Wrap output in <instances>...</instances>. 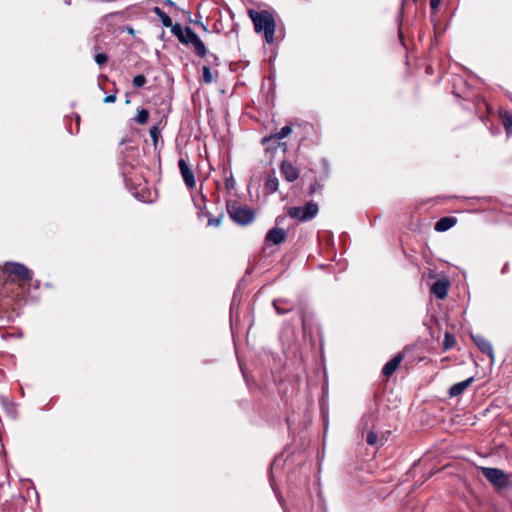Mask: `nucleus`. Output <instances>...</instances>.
I'll list each match as a JSON object with an SVG mask.
<instances>
[{"label": "nucleus", "instance_id": "f257e3e1", "mask_svg": "<svg viewBox=\"0 0 512 512\" xmlns=\"http://www.w3.org/2000/svg\"><path fill=\"white\" fill-rule=\"evenodd\" d=\"M4 282L0 294L6 300L5 305L19 304L26 294L33 278V272L24 264L8 262L3 267Z\"/></svg>", "mask_w": 512, "mask_h": 512}, {"label": "nucleus", "instance_id": "f03ea898", "mask_svg": "<svg viewBox=\"0 0 512 512\" xmlns=\"http://www.w3.org/2000/svg\"><path fill=\"white\" fill-rule=\"evenodd\" d=\"M251 18L256 33L261 34L268 44H275L282 40L283 34L277 29V13L274 10L250 9Z\"/></svg>", "mask_w": 512, "mask_h": 512}, {"label": "nucleus", "instance_id": "7ed1b4c3", "mask_svg": "<svg viewBox=\"0 0 512 512\" xmlns=\"http://www.w3.org/2000/svg\"><path fill=\"white\" fill-rule=\"evenodd\" d=\"M217 185V192L212 194L214 202L210 206L205 204L203 209L198 212L199 217L205 216L207 218V226L218 227L220 226L224 217V211L218 207L220 202L219 185Z\"/></svg>", "mask_w": 512, "mask_h": 512}, {"label": "nucleus", "instance_id": "20e7f679", "mask_svg": "<svg viewBox=\"0 0 512 512\" xmlns=\"http://www.w3.org/2000/svg\"><path fill=\"white\" fill-rule=\"evenodd\" d=\"M319 211L318 205L314 202H307L304 206H293L287 208V215L297 221L305 222L313 219Z\"/></svg>", "mask_w": 512, "mask_h": 512}, {"label": "nucleus", "instance_id": "39448f33", "mask_svg": "<svg viewBox=\"0 0 512 512\" xmlns=\"http://www.w3.org/2000/svg\"><path fill=\"white\" fill-rule=\"evenodd\" d=\"M227 211L229 213L230 218L240 225L250 224L254 219L253 210H251L247 206H227Z\"/></svg>", "mask_w": 512, "mask_h": 512}, {"label": "nucleus", "instance_id": "423d86ee", "mask_svg": "<svg viewBox=\"0 0 512 512\" xmlns=\"http://www.w3.org/2000/svg\"><path fill=\"white\" fill-rule=\"evenodd\" d=\"M482 474L494 486L504 488L508 485V477L501 469L482 467Z\"/></svg>", "mask_w": 512, "mask_h": 512}, {"label": "nucleus", "instance_id": "0eeeda50", "mask_svg": "<svg viewBox=\"0 0 512 512\" xmlns=\"http://www.w3.org/2000/svg\"><path fill=\"white\" fill-rule=\"evenodd\" d=\"M413 350V347H405L403 351L396 354L391 360H389L382 369V374L386 379H389L394 372L398 369L401 362L407 357V355Z\"/></svg>", "mask_w": 512, "mask_h": 512}, {"label": "nucleus", "instance_id": "6e6552de", "mask_svg": "<svg viewBox=\"0 0 512 512\" xmlns=\"http://www.w3.org/2000/svg\"><path fill=\"white\" fill-rule=\"evenodd\" d=\"M178 167H179L181 176L184 180L186 187L189 190L194 189L196 186V181H195L194 172L191 169L190 165L187 163V161L184 158H180L178 161Z\"/></svg>", "mask_w": 512, "mask_h": 512}, {"label": "nucleus", "instance_id": "1a4fd4ad", "mask_svg": "<svg viewBox=\"0 0 512 512\" xmlns=\"http://www.w3.org/2000/svg\"><path fill=\"white\" fill-rule=\"evenodd\" d=\"M450 287V282L447 278L443 277L438 279L431 286V293L434 294L438 299L443 300L447 297L448 290Z\"/></svg>", "mask_w": 512, "mask_h": 512}, {"label": "nucleus", "instance_id": "9d476101", "mask_svg": "<svg viewBox=\"0 0 512 512\" xmlns=\"http://www.w3.org/2000/svg\"><path fill=\"white\" fill-rule=\"evenodd\" d=\"M282 176L289 182H293L299 177V169L289 161H283L280 165Z\"/></svg>", "mask_w": 512, "mask_h": 512}, {"label": "nucleus", "instance_id": "9b49d317", "mask_svg": "<svg viewBox=\"0 0 512 512\" xmlns=\"http://www.w3.org/2000/svg\"><path fill=\"white\" fill-rule=\"evenodd\" d=\"M286 238L287 232L283 228L275 227L267 232L265 240L274 245H280L285 242Z\"/></svg>", "mask_w": 512, "mask_h": 512}, {"label": "nucleus", "instance_id": "f8f14e48", "mask_svg": "<svg viewBox=\"0 0 512 512\" xmlns=\"http://www.w3.org/2000/svg\"><path fill=\"white\" fill-rule=\"evenodd\" d=\"M273 307L278 314L282 315L294 310L295 304L287 298H277L273 301Z\"/></svg>", "mask_w": 512, "mask_h": 512}, {"label": "nucleus", "instance_id": "ddd939ff", "mask_svg": "<svg viewBox=\"0 0 512 512\" xmlns=\"http://www.w3.org/2000/svg\"><path fill=\"white\" fill-rule=\"evenodd\" d=\"M474 382V377H470L462 382H458L456 384H453L448 394L450 397H457L464 393V391Z\"/></svg>", "mask_w": 512, "mask_h": 512}, {"label": "nucleus", "instance_id": "4468645a", "mask_svg": "<svg viewBox=\"0 0 512 512\" xmlns=\"http://www.w3.org/2000/svg\"><path fill=\"white\" fill-rule=\"evenodd\" d=\"M457 223V218L453 216H446L439 219L434 226L437 232H444L452 228Z\"/></svg>", "mask_w": 512, "mask_h": 512}, {"label": "nucleus", "instance_id": "2eb2a0df", "mask_svg": "<svg viewBox=\"0 0 512 512\" xmlns=\"http://www.w3.org/2000/svg\"><path fill=\"white\" fill-rule=\"evenodd\" d=\"M499 116L502 120L505 132L507 133V135L512 136V112L501 110L499 112Z\"/></svg>", "mask_w": 512, "mask_h": 512}, {"label": "nucleus", "instance_id": "dca6fc26", "mask_svg": "<svg viewBox=\"0 0 512 512\" xmlns=\"http://www.w3.org/2000/svg\"><path fill=\"white\" fill-rule=\"evenodd\" d=\"M190 44L193 46L195 53L199 57H204L206 55V47L199 36L193 37Z\"/></svg>", "mask_w": 512, "mask_h": 512}, {"label": "nucleus", "instance_id": "f3484780", "mask_svg": "<svg viewBox=\"0 0 512 512\" xmlns=\"http://www.w3.org/2000/svg\"><path fill=\"white\" fill-rule=\"evenodd\" d=\"M478 348L481 350L482 353L487 354L491 358L493 357V348L492 345L484 338H479L475 341Z\"/></svg>", "mask_w": 512, "mask_h": 512}, {"label": "nucleus", "instance_id": "a211bd4d", "mask_svg": "<svg viewBox=\"0 0 512 512\" xmlns=\"http://www.w3.org/2000/svg\"><path fill=\"white\" fill-rule=\"evenodd\" d=\"M153 12L159 17L163 26H165V27L172 26L171 18L162 9H160L159 7H154Z\"/></svg>", "mask_w": 512, "mask_h": 512}, {"label": "nucleus", "instance_id": "6ab92c4d", "mask_svg": "<svg viewBox=\"0 0 512 512\" xmlns=\"http://www.w3.org/2000/svg\"><path fill=\"white\" fill-rule=\"evenodd\" d=\"M455 345H456L455 336L450 332H446L444 335L443 350L444 351L449 350V349L453 348Z\"/></svg>", "mask_w": 512, "mask_h": 512}, {"label": "nucleus", "instance_id": "aec40b11", "mask_svg": "<svg viewBox=\"0 0 512 512\" xmlns=\"http://www.w3.org/2000/svg\"><path fill=\"white\" fill-rule=\"evenodd\" d=\"M169 28L171 29V33L173 35H175L180 42L186 41V40H184V36H183L184 29L181 26V24H179V23L173 24L172 23V26H170Z\"/></svg>", "mask_w": 512, "mask_h": 512}, {"label": "nucleus", "instance_id": "412c9836", "mask_svg": "<svg viewBox=\"0 0 512 512\" xmlns=\"http://www.w3.org/2000/svg\"><path fill=\"white\" fill-rule=\"evenodd\" d=\"M148 119H149V111L147 109H140L138 110V113H137V116L135 117V121L140 124V125H143V124H146L148 122Z\"/></svg>", "mask_w": 512, "mask_h": 512}, {"label": "nucleus", "instance_id": "4be33fe9", "mask_svg": "<svg viewBox=\"0 0 512 512\" xmlns=\"http://www.w3.org/2000/svg\"><path fill=\"white\" fill-rule=\"evenodd\" d=\"M183 36L185 42H182L183 44H190V41L193 39V37L198 36L190 27H186L183 31Z\"/></svg>", "mask_w": 512, "mask_h": 512}, {"label": "nucleus", "instance_id": "5701e85b", "mask_svg": "<svg viewBox=\"0 0 512 512\" xmlns=\"http://www.w3.org/2000/svg\"><path fill=\"white\" fill-rule=\"evenodd\" d=\"M132 83L135 87L140 88L147 83V79L143 74H138L133 78Z\"/></svg>", "mask_w": 512, "mask_h": 512}, {"label": "nucleus", "instance_id": "b1692460", "mask_svg": "<svg viewBox=\"0 0 512 512\" xmlns=\"http://www.w3.org/2000/svg\"><path fill=\"white\" fill-rule=\"evenodd\" d=\"M149 133H150V136L152 138L153 145L156 148L157 144H158V139L160 137V130H159V128L157 126H153V127H151Z\"/></svg>", "mask_w": 512, "mask_h": 512}, {"label": "nucleus", "instance_id": "393cba45", "mask_svg": "<svg viewBox=\"0 0 512 512\" xmlns=\"http://www.w3.org/2000/svg\"><path fill=\"white\" fill-rule=\"evenodd\" d=\"M266 189L270 192H275L278 189L277 178H269L265 183Z\"/></svg>", "mask_w": 512, "mask_h": 512}, {"label": "nucleus", "instance_id": "a878e982", "mask_svg": "<svg viewBox=\"0 0 512 512\" xmlns=\"http://www.w3.org/2000/svg\"><path fill=\"white\" fill-rule=\"evenodd\" d=\"M292 131V128L288 125L281 128V130L275 135L277 139H283L287 137Z\"/></svg>", "mask_w": 512, "mask_h": 512}, {"label": "nucleus", "instance_id": "bb28decb", "mask_svg": "<svg viewBox=\"0 0 512 512\" xmlns=\"http://www.w3.org/2000/svg\"><path fill=\"white\" fill-rule=\"evenodd\" d=\"M203 80L205 83H211L212 82V73L208 66L203 67Z\"/></svg>", "mask_w": 512, "mask_h": 512}, {"label": "nucleus", "instance_id": "cd10ccee", "mask_svg": "<svg viewBox=\"0 0 512 512\" xmlns=\"http://www.w3.org/2000/svg\"><path fill=\"white\" fill-rule=\"evenodd\" d=\"M366 441L369 445H375L378 441V436L373 431H369L366 437Z\"/></svg>", "mask_w": 512, "mask_h": 512}, {"label": "nucleus", "instance_id": "c85d7f7f", "mask_svg": "<svg viewBox=\"0 0 512 512\" xmlns=\"http://www.w3.org/2000/svg\"><path fill=\"white\" fill-rule=\"evenodd\" d=\"M95 62L99 65H104L108 61V56L105 53H98L95 55Z\"/></svg>", "mask_w": 512, "mask_h": 512}, {"label": "nucleus", "instance_id": "c756f323", "mask_svg": "<svg viewBox=\"0 0 512 512\" xmlns=\"http://www.w3.org/2000/svg\"><path fill=\"white\" fill-rule=\"evenodd\" d=\"M116 92H117V90H115V92L113 94L107 95L103 99V102L104 103H114L116 101Z\"/></svg>", "mask_w": 512, "mask_h": 512}, {"label": "nucleus", "instance_id": "7c9ffc66", "mask_svg": "<svg viewBox=\"0 0 512 512\" xmlns=\"http://www.w3.org/2000/svg\"><path fill=\"white\" fill-rule=\"evenodd\" d=\"M321 188V185L316 181L314 184H312L309 188V194L313 195L316 193L318 189Z\"/></svg>", "mask_w": 512, "mask_h": 512}, {"label": "nucleus", "instance_id": "2f4dec72", "mask_svg": "<svg viewBox=\"0 0 512 512\" xmlns=\"http://www.w3.org/2000/svg\"><path fill=\"white\" fill-rule=\"evenodd\" d=\"M441 3V0H430V7L433 11H437Z\"/></svg>", "mask_w": 512, "mask_h": 512}, {"label": "nucleus", "instance_id": "473e14b6", "mask_svg": "<svg viewBox=\"0 0 512 512\" xmlns=\"http://www.w3.org/2000/svg\"><path fill=\"white\" fill-rule=\"evenodd\" d=\"M234 185H235V182L232 178L231 179L226 178V190H230V189L234 188Z\"/></svg>", "mask_w": 512, "mask_h": 512}, {"label": "nucleus", "instance_id": "72a5a7b5", "mask_svg": "<svg viewBox=\"0 0 512 512\" xmlns=\"http://www.w3.org/2000/svg\"><path fill=\"white\" fill-rule=\"evenodd\" d=\"M425 71L428 75H431L434 73L433 67L431 65H426Z\"/></svg>", "mask_w": 512, "mask_h": 512}, {"label": "nucleus", "instance_id": "f704fd0d", "mask_svg": "<svg viewBox=\"0 0 512 512\" xmlns=\"http://www.w3.org/2000/svg\"><path fill=\"white\" fill-rule=\"evenodd\" d=\"M301 319H302V324H303V326H305L306 317H305V312H304V310H303V309L301 310Z\"/></svg>", "mask_w": 512, "mask_h": 512}, {"label": "nucleus", "instance_id": "c9c22d12", "mask_svg": "<svg viewBox=\"0 0 512 512\" xmlns=\"http://www.w3.org/2000/svg\"><path fill=\"white\" fill-rule=\"evenodd\" d=\"M166 3L171 6L175 5L174 2H172L171 0H166Z\"/></svg>", "mask_w": 512, "mask_h": 512}, {"label": "nucleus", "instance_id": "e433bc0d", "mask_svg": "<svg viewBox=\"0 0 512 512\" xmlns=\"http://www.w3.org/2000/svg\"><path fill=\"white\" fill-rule=\"evenodd\" d=\"M448 360H449V358H448V357H445V358H443L441 361H442V362H443V361H444V362H447Z\"/></svg>", "mask_w": 512, "mask_h": 512}, {"label": "nucleus", "instance_id": "4c0bfd02", "mask_svg": "<svg viewBox=\"0 0 512 512\" xmlns=\"http://www.w3.org/2000/svg\"><path fill=\"white\" fill-rule=\"evenodd\" d=\"M104 80H108L107 76H101Z\"/></svg>", "mask_w": 512, "mask_h": 512}, {"label": "nucleus", "instance_id": "58836bf2", "mask_svg": "<svg viewBox=\"0 0 512 512\" xmlns=\"http://www.w3.org/2000/svg\"><path fill=\"white\" fill-rule=\"evenodd\" d=\"M414 2H416L417 0H413Z\"/></svg>", "mask_w": 512, "mask_h": 512}]
</instances>
